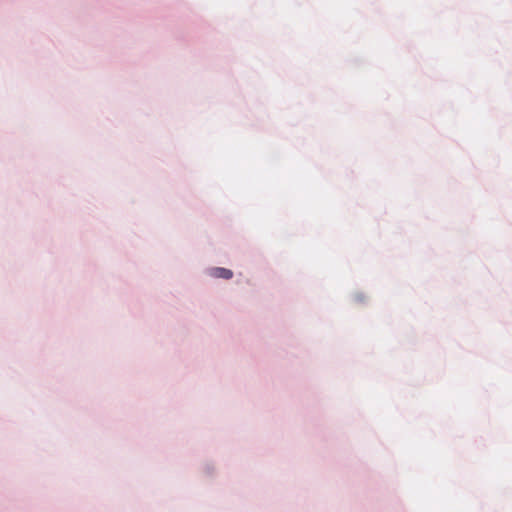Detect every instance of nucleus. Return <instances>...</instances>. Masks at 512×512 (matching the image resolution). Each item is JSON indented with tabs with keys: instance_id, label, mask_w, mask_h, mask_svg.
I'll return each mask as SVG.
<instances>
[{
	"instance_id": "obj_1",
	"label": "nucleus",
	"mask_w": 512,
	"mask_h": 512,
	"mask_svg": "<svg viewBox=\"0 0 512 512\" xmlns=\"http://www.w3.org/2000/svg\"><path fill=\"white\" fill-rule=\"evenodd\" d=\"M210 274L215 278L231 279L233 277V272L223 267L212 268Z\"/></svg>"
}]
</instances>
